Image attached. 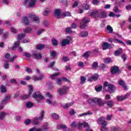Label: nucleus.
<instances>
[{
    "instance_id": "c9c22d12",
    "label": "nucleus",
    "mask_w": 131,
    "mask_h": 131,
    "mask_svg": "<svg viewBox=\"0 0 131 131\" xmlns=\"http://www.w3.org/2000/svg\"><path fill=\"white\" fill-rule=\"evenodd\" d=\"M25 36H26L25 34L21 33L20 34L18 35V39H23V38H24Z\"/></svg>"
},
{
    "instance_id": "4be33fe9",
    "label": "nucleus",
    "mask_w": 131,
    "mask_h": 131,
    "mask_svg": "<svg viewBox=\"0 0 131 131\" xmlns=\"http://www.w3.org/2000/svg\"><path fill=\"white\" fill-rule=\"evenodd\" d=\"M57 129H61V128L62 129H64V130H65V129L67 128V126L64 124H59L57 125Z\"/></svg>"
},
{
    "instance_id": "a878e982",
    "label": "nucleus",
    "mask_w": 131,
    "mask_h": 131,
    "mask_svg": "<svg viewBox=\"0 0 131 131\" xmlns=\"http://www.w3.org/2000/svg\"><path fill=\"white\" fill-rule=\"evenodd\" d=\"M0 91L1 93H7V88H6V86L4 85H2L0 86Z\"/></svg>"
},
{
    "instance_id": "bf43d9fd",
    "label": "nucleus",
    "mask_w": 131,
    "mask_h": 131,
    "mask_svg": "<svg viewBox=\"0 0 131 131\" xmlns=\"http://www.w3.org/2000/svg\"><path fill=\"white\" fill-rule=\"evenodd\" d=\"M63 15L65 17L69 16H71V13L69 12H67L63 13Z\"/></svg>"
},
{
    "instance_id": "58836bf2",
    "label": "nucleus",
    "mask_w": 131,
    "mask_h": 131,
    "mask_svg": "<svg viewBox=\"0 0 131 131\" xmlns=\"http://www.w3.org/2000/svg\"><path fill=\"white\" fill-rule=\"evenodd\" d=\"M60 75V73H56L51 76V79H55L56 78V76H58Z\"/></svg>"
},
{
    "instance_id": "b1692460",
    "label": "nucleus",
    "mask_w": 131,
    "mask_h": 131,
    "mask_svg": "<svg viewBox=\"0 0 131 131\" xmlns=\"http://www.w3.org/2000/svg\"><path fill=\"white\" fill-rule=\"evenodd\" d=\"M32 31V28L30 27L26 28V29H24L23 32H25V33H30Z\"/></svg>"
},
{
    "instance_id": "412c9836",
    "label": "nucleus",
    "mask_w": 131,
    "mask_h": 131,
    "mask_svg": "<svg viewBox=\"0 0 131 131\" xmlns=\"http://www.w3.org/2000/svg\"><path fill=\"white\" fill-rule=\"evenodd\" d=\"M119 84L123 86L125 90H127V88L126 87V85H125V82H124L122 79H120L119 81Z\"/></svg>"
},
{
    "instance_id": "ea45409f",
    "label": "nucleus",
    "mask_w": 131,
    "mask_h": 131,
    "mask_svg": "<svg viewBox=\"0 0 131 131\" xmlns=\"http://www.w3.org/2000/svg\"><path fill=\"white\" fill-rule=\"evenodd\" d=\"M56 82L57 84L61 85L62 84V80L61 79V78H58L56 79Z\"/></svg>"
},
{
    "instance_id": "ddd939ff",
    "label": "nucleus",
    "mask_w": 131,
    "mask_h": 131,
    "mask_svg": "<svg viewBox=\"0 0 131 131\" xmlns=\"http://www.w3.org/2000/svg\"><path fill=\"white\" fill-rule=\"evenodd\" d=\"M98 78H99V75H98V74H94L88 79V81L92 82V81H94V80H97Z\"/></svg>"
},
{
    "instance_id": "a19ab883",
    "label": "nucleus",
    "mask_w": 131,
    "mask_h": 131,
    "mask_svg": "<svg viewBox=\"0 0 131 131\" xmlns=\"http://www.w3.org/2000/svg\"><path fill=\"white\" fill-rule=\"evenodd\" d=\"M52 45L55 47L58 46V41L56 39H52Z\"/></svg>"
},
{
    "instance_id": "dca6fc26",
    "label": "nucleus",
    "mask_w": 131,
    "mask_h": 131,
    "mask_svg": "<svg viewBox=\"0 0 131 131\" xmlns=\"http://www.w3.org/2000/svg\"><path fill=\"white\" fill-rule=\"evenodd\" d=\"M123 53V50L122 48H119V49L116 50L115 51L114 55L115 56H119V55H121Z\"/></svg>"
},
{
    "instance_id": "8fccbe9b",
    "label": "nucleus",
    "mask_w": 131,
    "mask_h": 131,
    "mask_svg": "<svg viewBox=\"0 0 131 131\" xmlns=\"http://www.w3.org/2000/svg\"><path fill=\"white\" fill-rule=\"evenodd\" d=\"M52 117L53 118H54V119H59V115L57 114H52Z\"/></svg>"
},
{
    "instance_id": "7ed1b4c3",
    "label": "nucleus",
    "mask_w": 131,
    "mask_h": 131,
    "mask_svg": "<svg viewBox=\"0 0 131 131\" xmlns=\"http://www.w3.org/2000/svg\"><path fill=\"white\" fill-rule=\"evenodd\" d=\"M90 22V18L88 17H83L81 23H80V29H85L88 26V23Z\"/></svg>"
},
{
    "instance_id": "79ce46f5",
    "label": "nucleus",
    "mask_w": 131,
    "mask_h": 131,
    "mask_svg": "<svg viewBox=\"0 0 131 131\" xmlns=\"http://www.w3.org/2000/svg\"><path fill=\"white\" fill-rule=\"evenodd\" d=\"M23 56H24L25 57H26V58H30L31 57V54H30L28 52H25L24 53Z\"/></svg>"
},
{
    "instance_id": "3c124183",
    "label": "nucleus",
    "mask_w": 131,
    "mask_h": 131,
    "mask_svg": "<svg viewBox=\"0 0 131 131\" xmlns=\"http://www.w3.org/2000/svg\"><path fill=\"white\" fill-rule=\"evenodd\" d=\"M43 32H45V29H41L39 30L38 31L37 34L39 35L40 34H41Z\"/></svg>"
},
{
    "instance_id": "4d7b16f0",
    "label": "nucleus",
    "mask_w": 131,
    "mask_h": 131,
    "mask_svg": "<svg viewBox=\"0 0 131 131\" xmlns=\"http://www.w3.org/2000/svg\"><path fill=\"white\" fill-rule=\"evenodd\" d=\"M31 121V120L30 119H28V120H27L25 121V124H26V125H28V124H29V123H30Z\"/></svg>"
},
{
    "instance_id": "338daca9",
    "label": "nucleus",
    "mask_w": 131,
    "mask_h": 131,
    "mask_svg": "<svg viewBox=\"0 0 131 131\" xmlns=\"http://www.w3.org/2000/svg\"><path fill=\"white\" fill-rule=\"evenodd\" d=\"M105 99V100H110V99H111V96H110L109 94H106Z\"/></svg>"
},
{
    "instance_id": "5fc2aeb1",
    "label": "nucleus",
    "mask_w": 131,
    "mask_h": 131,
    "mask_svg": "<svg viewBox=\"0 0 131 131\" xmlns=\"http://www.w3.org/2000/svg\"><path fill=\"white\" fill-rule=\"evenodd\" d=\"M95 91H96V92H101V91H102V85L95 88Z\"/></svg>"
},
{
    "instance_id": "de8ad7c7",
    "label": "nucleus",
    "mask_w": 131,
    "mask_h": 131,
    "mask_svg": "<svg viewBox=\"0 0 131 131\" xmlns=\"http://www.w3.org/2000/svg\"><path fill=\"white\" fill-rule=\"evenodd\" d=\"M66 32H67V33H72V31L71 30V28H67L66 29Z\"/></svg>"
},
{
    "instance_id": "a18cd8bd",
    "label": "nucleus",
    "mask_w": 131,
    "mask_h": 131,
    "mask_svg": "<svg viewBox=\"0 0 131 131\" xmlns=\"http://www.w3.org/2000/svg\"><path fill=\"white\" fill-rule=\"evenodd\" d=\"M111 131H118V127L116 126L112 127Z\"/></svg>"
},
{
    "instance_id": "bb28decb",
    "label": "nucleus",
    "mask_w": 131,
    "mask_h": 131,
    "mask_svg": "<svg viewBox=\"0 0 131 131\" xmlns=\"http://www.w3.org/2000/svg\"><path fill=\"white\" fill-rule=\"evenodd\" d=\"M7 115V113L6 112H0V120H3L5 118V116Z\"/></svg>"
},
{
    "instance_id": "2f4dec72",
    "label": "nucleus",
    "mask_w": 131,
    "mask_h": 131,
    "mask_svg": "<svg viewBox=\"0 0 131 131\" xmlns=\"http://www.w3.org/2000/svg\"><path fill=\"white\" fill-rule=\"evenodd\" d=\"M73 104V102H71L69 103H66L64 106H63V108H64V109H67V108H69V107H71V106H72Z\"/></svg>"
},
{
    "instance_id": "9b49d317",
    "label": "nucleus",
    "mask_w": 131,
    "mask_h": 131,
    "mask_svg": "<svg viewBox=\"0 0 131 131\" xmlns=\"http://www.w3.org/2000/svg\"><path fill=\"white\" fill-rule=\"evenodd\" d=\"M111 72L112 74H116V73H118L119 72V68L118 67L115 66L112 67L111 69Z\"/></svg>"
},
{
    "instance_id": "5701e85b",
    "label": "nucleus",
    "mask_w": 131,
    "mask_h": 131,
    "mask_svg": "<svg viewBox=\"0 0 131 131\" xmlns=\"http://www.w3.org/2000/svg\"><path fill=\"white\" fill-rule=\"evenodd\" d=\"M92 114H93V113L90 111H88L87 113H84L78 115V117H82V116H86V115H92Z\"/></svg>"
},
{
    "instance_id": "0eeeda50",
    "label": "nucleus",
    "mask_w": 131,
    "mask_h": 131,
    "mask_svg": "<svg viewBox=\"0 0 131 131\" xmlns=\"http://www.w3.org/2000/svg\"><path fill=\"white\" fill-rule=\"evenodd\" d=\"M106 86H107L111 93H114V92H115V89L116 88H115V86H114L113 84H110L108 82H105L104 83L103 88H106Z\"/></svg>"
},
{
    "instance_id": "f03ea898",
    "label": "nucleus",
    "mask_w": 131,
    "mask_h": 131,
    "mask_svg": "<svg viewBox=\"0 0 131 131\" xmlns=\"http://www.w3.org/2000/svg\"><path fill=\"white\" fill-rule=\"evenodd\" d=\"M91 15L94 18H101L102 19L107 17V13L102 10H95L92 12Z\"/></svg>"
},
{
    "instance_id": "e433bc0d",
    "label": "nucleus",
    "mask_w": 131,
    "mask_h": 131,
    "mask_svg": "<svg viewBox=\"0 0 131 131\" xmlns=\"http://www.w3.org/2000/svg\"><path fill=\"white\" fill-rule=\"evenodd\" d=\"M81 82L80 83L81 84H83L84 83V81L86 80V78H85L84 76H81Z\"/></svg>"
},
{
    "instance_id": "f704fd0d",
    "label": "nucleus",
    "mask_w": 131,
    "mask_h": 131,
    "mask_svg": "<svg viewBox=\"0 0 131 131\" xmlns=\"http://www.w3.org/2000/svg\"><path fill=\"white\" fill-rule=\"evenodd\" d=\"M26 106L27 108H31V107L33 106V103L30 101H29L27 102Z\"/></svg>"
},
{
    "instance_id": "0e129e2a",
    "label": "nucleus",
    "mask_w": 131,
    "mask_h": 131,
    "mask_svg": "<svg viewBox=\"0 0 131 131\" xmlns=\"http://www.w3.org/2000/svg\"><path fill=\"white\" fill-rule=\"evenodd\" d=\"M84 10H89L90 9V5L88 4H85L84 6Z\"/></svg>"
},
{
    "instance_id": "1a4fd4ad",
    "label": "nucleus",
    "mask_w": 131,
    "mask_h": 131,
    "mask_svg": "<svg viewBox=\"0 0 131 131\" xmlns=\"http://www.w3.org/2000/svg\"><path fill=\"white\" fill-rule=\"evenodd\" d=\"M35 3H36V0H25V5H28L30 8H32L35 6Z\"/></svg>"
},
{
    "instance_id": "4468645a",
    "label": "nucleus",
    "mask_w": 131,
    "mask_h": 131,
    "mask_svg": "<svg viewBox=\"0 0 131 131\" xmlns=\"http://www.w3.org/2000/svg\"><path fill=\"white\" fill-rule=\"evenodd\" d=\"M10 99H11V96H6L4 99L2 101L1 104H2V105H6V104L10 101Z\"/></svg>"
},
{
    "instance_id": "49530a36",
    "label": "nucleus",
    "mask_w": 131,
    "mask_h": 131,
    "mask_svg": "<svg viewBox=\"0 0 131 131\" xmlns=\"http://www.w3.org/2000/svg\"><path fill=\"white\" fill-rule=\"evenodd\" d=\"M92 67L93 68H95V69L96 68H98V67H99V66L98 65V62H94L92 64Z\"/></svg>"
},
{
    "instance_id": "20e7f679",
    "label": "nucleus",
    "mask_w": 131,
    "mask_h": 131,
    "mask_svg": "<svg viewBox=\"0 0 131 131\" xmlns=\"http://www.w3.org/2000/svg\"><path fill=\"white\" fill-rule=\"evenodd\" d=\"M45 115V112L43 111H41L40 113V116L38 118H35L33 120V123L35 125H37L39 123V121L42 120L43 119V116Z\"/></svg>"
},
{
    "instance_id": "c03bdc74",
    "label": "nucleus",
    "mask_w": 131,
    "mask_h": 131,
    "mask_svg": "<svg viewBox=\"0 0 131 131\" xmlns=\"http://www.w3.org/2000/svg\"><path fill=\"white\" fill-rule=\"evenodd\" d=\"M50 55H51V57H53V58H55V57H56V56H57V53L55 51H52L50 53Z\"/></svg>"
},
{
    "instance_id": "052dcab7",
    "label": "nucleus",
    "mask_w": 131,
    "mask_h": 131,
    "mask_svg": "<svg viewBox=\"0 0 131 131\" xmlns=\"http://www.w3.org/2000/svg\"><path fill=\"white\" fill-rule=\"evenodd\" d=\"M46 96L48 97V98H50V99H51V98H53V95L51 94V93L49 92L47 93Z\"/></svg>"
},
{
    "instance_id": "7c9ffc66",
    "label": "nucleus",
    "mask_w": 131,
    "mask_h": 131,
    "mask_svg": "<svg viewBox=\"0 0 131 131\" xmlns=\"http://www.w3.org/2000/svg\"><path fill=\"white\" fill-rule=\"evenodd\" d=\"M43 78V75H41L39 77H37L36 76L34 77L33 78V80H40Z\"/></svg>"
},
{
    "instance_id": "13d9d810",
    "label": "nucleus",
    "mask_w": 131,
    "mask_h": 131,
    "mask_svg": "<svg viewBox=\"0 0 131 131\" xmlns=\"http://www.w3.org/2000/svg\"><path fill=\"white\" fill-rule=\"evenodd\" d=\"M71 126L73 128H74L76 127V126H77V124H76V123L75 122H73L72 123Z\"/></svg>"
},
{
    "instance_id": "9d476101",
    "label": "nucleus",
    "mask_w": 131,
    "mask_h": 131,
    "mask_svg": "<svg viewBox=\"0 0 131 131\" xmlns=\"http://www.w3.org/2000/svg\"><path fill=\"white\" fill-rule=\"evenodd\" d=\"M29 87V95H24L23 97V99H27L28 98H29V96L31 95V94H32V93H33V87H32V85H30L28 86Z\"/></svg>"
},
{
    "instance_id": "603ef678",
    "label": "nucleus",
    "mask_w": 131,
    "mask_h": 131,
    "mask_svg": "<svg viewBox=\"0 0 131 131\" xmlns=\"http://www.w3.org/2000/svg\"><path fill=\"white\" fill-rule=\"evenodd\" d=\"M49 13H50V11L49 10V9H46L43 15L48 16V15H49Z\"/></svg>"
},
{
    "instance_id": "e2e57ef3",
    "label": "nucleus",
    "mask_w": 131,
    "mask_h": 131,
    "mask_svg": "<svg viewBox=\"0 0 131 131\" xmlns=\"http://www.w3.org/2000/svg\"><path fill=\"white\" fill-rule=\"evenodd\" d=\"M121 58L123 59V61H126V55L122 54L121 55Z\"/></svg>"
},
{
    "instance_id": "6e6d98bb",
    "label": "nucleus",
    "mask_w": 131,
    "mask_h": 131,
    "mask_svg": "<svg viewBox=\"0 0 131 131\" xmlns=\"http://www.w3.org/2000/svg\"><path fill=\"white\" fill-rule=\"evenodd\" d=\"M16 49H17V42H15L14 43V45L13 47L12 48V51H15Z\"/></svg>"
},
{
    "instance_id": "09e8293b",
    "label": "nucleus",
    "mask_w": 131,
    "mask_h": 131,
    "mask_svg": "<svg viewBox=\"0 0 131 131\" xmlns=\"http://www.w3.org/2000/svg\"><path fill=\"white\" fill-rule=\"evenodd\" d=\"M29 131H40V128L37 129L35 127L30 129Z\"/></svg>"
},
{
    "instance_id": "69168bd1",
    "label": "nucleus",
    "mask_w": 131,
    "mask_h": 131,
    "mask_svg": "<svg viewBox=\"0 0 131 131\" xmlns=\"http://www.w3.org/2000/svg\"><path fill=\"white\" fill-rule=\"evenodd\" d=\"M111 118H112V115H107L106 120L110 121V120H111Z\"/></svg>"
},
{
    "instance_id": "aec40b11",
    "label": "nucleus",
    "mask_w": 131,
    "mask_h": 131,
    "mask_svg": "<svg viewBox=\"0 0 131 131\" xmlns=\"http://www.w3.org/2000/svg\"><path fill=\"white\" fill-rule=\"evenodd\" d=\"M70 43V41L68 39H64L62 40L61 42V46L62 47H65L67 45H69Z\"/></svg>"
},
{
    "instance_id": "6ab92c4d",
    "label": "nucleus",
    "mask_w": 131,
    "mask_h": 131,
    "mask_svg": "<svg viewBox=\"0 0 131 131\" xmlns=\"http://www.w3.org/2000/svg\"><path fill=\"white\" fill-rule=\"evenodd\" d=\"M22 23H23L24 25H28V24H29L28 18L26 16L24 17L22 19Z\"/></svg>"
},
{
    "instance_id": "cd10ccee",
    "label": "nucleus",
    "mask_w": 131,
    "mask_h": 131,
    "mask_svg": "<svg viewBox=\"0 0 131 131\" xmlns=\"http://www.w3.org/2000/svg\"><path fill=\"white\" fill-rule=\"evenodd\" d=\"M89 35V33L86 31H82L81 32L80 36L81 37H86Z\"/></svg>"
},
{
    "instance_id": "774afa93",
    "label": "nucleus",
    "mask_w": 131,
    "mask_h": 131,
    "mask_svg": "<svg viewBox=\"0 0 131 131\" xmlns=\"http://www.w3.org/2000/svg\"><path fill=\"white\" fill-rule=\"evenodd\" d=\"M62 60L64 62H67L68 61H69V58H68V57H63L62 58Z\"/></svg>"
},
{
    "instance_id": "c756f323",
    "label": "nucleus",
    "mask_w": 131,
    "mask_h": 131,
    "mask_svg": "<svg viewBox=\"0 0 131 131\" xmlns=\"http://www.w3.org/2000/svg\"><path fill=\"white\" fill-rule=\"evenodd\" d=\"M102 49L105 50H107V49H108V43H107V42H105L102 44Z\"/></svg>"
},
{
    "instance_id": "680f3d73",
    "label": "nucleus",
    "mask_w": 131,
    "mask_h": 131,
    "mask_svg": "<svg viewBox=\"0 0 131 131\" xmlns=\"http://www.w3.org/2000/svg\"><path fill=\"white\" fill-rule=\"evenodd\" d=\"M55 65V61H52L51 63L48 66L49 68H53V67Z\"/></svg>"
},
{
    "instance_id": "4c0bfd02",
    "label": "nucleus",
    "mask_w": 131,
    "mask_h": 131,
    "mask_svg": "<svg viewBox=\"0 0 131 131\" xmlns=\"http://www.w3.org/2000/svg\"><path fill=\"white\" fill-rule=\"evenodd\" d=\"M90 54H91V52L90 51H87L84 53L83 57H84V58H89L90 57Z\"/></svg>"
},
{
    "instance_id": "f257e3e1",
    "label": "nucleus",
    "mask_w": 131,
    "mask_h": 131,
    "mask_svg": "<svg viewBox=\"0 0 131 131\" xmlns=\"http://www.w3.org/2000/svg\"><path fill=\"white\" fill-rule=\"evenodd\" d=\"M89 102L90 103V104L94 103L95 104L98 105L100 107L104 106L105 103L106 104L107 106H108V107H110V108H112L113 106H114V102H113V101L108 100L105 102L103 101V100L101 98H91L90 99H89Z\"/></svg>"
},
{
    "instance_id": "37998d69",
    "label": "nucleus",
    "mask_w": 131,
    "mask_h": 131,
    "mask_svg": "<svg viewBox=\"0 0 131 131\" xmlns=\"http://www.w3.org/2000/svg\"><path fill=\"white\" fill-rule=\"evenodd\" d=\"M105 63H112V60L110 57L104 59Z\"/></svg>"
},
{
    "instance_id": "a211bd4d",
    "label": "nucleus",
    "mask_w": 131,
    "mask_h": 131,
    "mask_svg": "<svg viewBox=\"0 0 131 131\" xmlns=\"http://www.w3.org/2000/svg\"><path fill=\"white\" fill-rule=\"evenodd\" d=\"M33 57L34 59H36V60H38V59H41V54L38 53H33Z\"/></svg>"
},
{
    "instance_id": "72a5a7b5",
    "label": "nucleus",
    "mask_w": 131,
    "mask_h": 131,
    "mask_svg": "<svg viewBox=\"0 0 131 131\" xmlns=\"http://www.w3.org/2000/svg\"><path fill=\"white\" fill-rule=\"evenodd\" d=\"M106 30L110 32V33H112V32H113V28H112V27L111 26H107L106 27Z\"/></svg>"
},
{
    "instance_id": "f8f14e48",
    "label": "nucleus",
    "mask_w": 131,
    "mask_h": 131,
    "mask_svg": "<svg viewBox=\"0 0 131 131\" xmlns=\"http://www.w3.org/2000/svg\"><path fill=\"white\" fill-rule=\"evenodd\" d=\"M29 17L31 19H33L34 22H36V23H39V18H38V17L35 15V14L32 13L29 15Z\"/></svg>"
},
{
    "instance_id": "2eb2a0df",
    "label": "nucleus",
    "mask_w": 131,
    "mask_h": 131,
    "mask_svg": "<svg viewBox=\"0 0 131 131\" xmlns=\"http://www.w3.org/2000/svg\"><path fill=\"white\" fill-rule=\"evenodd\" d=\"M104 122H107L105 120V118L104 117H101L98 118V119L97 120V123L98 124H101V125H103V123H104Z\"/></svg>"
},
{
    "instance_id": "c85d7f7f",
    "label": "nucleus",
    "mask_w": 131,
    "mask_h": 131,
    "mask_svg": "<svg viewBox=\"0 0 131 131\" xmlns=\"http://www.w3.org/2000/svg\"><path fill=\"white\" fill-rule=\"evenodd\" d=\"M60 3L66 7H68V1L67 0H61Z\"/></svg>"
},
{
    "instance_id": "f3484780",
    "label": "nucleus",
    "mask_w": 131,
    "mask_h": 131,
    "mask_svg": "<svg viewBox=\"0 0 131 131\" xmlns=\"http://www.w3.org/2000/svg\"><path fill=\"white\" fill-rule=\"evenodd\" d=\"M108 124V123L107 122H104V123H102L101 128V131H108V128L106 127V125Z\"/></svg>"
},
{
    "instance_id": "39448f33",
    "label": "nucleus",
    "mask_w": 131,
    "mask_h": 131,
    "mask_svg": "<svg viewBox=\"0 0 131 131\" xmlns=\"http://www.w3.org/2000/svg\"><path fill=\"white\" fill-rule=\"evenodd\" d=\"M32 97L34 99H36V101H37V102H39L40 100H42V99H43V96L41 95V94L39 91L34 92L33 94Z\"/></svg>"
},
{
    "instance_id": "393cba45",
    "label": "nucleus",
    "mask_w": 131,
    "mask_h": 131,
    "mask_svg": "<svg viewBox=\"0 0 131 131\" xmlns=\"http://www.w3.org/2000/svg\"><path fill=\"white\" fill-rule=\"evenodd\" d=\"M45 47H46L45 45L39 43L36 46V48L37 50H42L43 49H45Z\"/></svg>"
},
{
    "instance_id": "6e6552de",
    "label": "nucleus",
    "mask_w": 131,
    "mask_h": 131,
    "mask_svg": "<svg viewBox=\"0 0 131 131\" xmlns=\"http://www.w3.org/2000/svg\"><path fill=\"white\" fill-rule=\"evenodd\" d=\"M83 126V127H86V131H94L90 127V125L89 123L83 122L82 123L79 122V128H80L81 126Z\"/></svg>"
},
{
    "instance_id": "864d4df0",
    "label": "nucleus",
    "mask_w": 131,
    "mask_h": 131,
    "mask_svg": "<svg viewBox=\"0 0 131 131\" xmlns=\"http://www.w3.org/2000/svg\"><path fill=\"white\" fill-rule=\"evenodd\" d=\"M117 99L118 101H123L124 100L123 96H117Z\"/></svg>"
},
{
    "instance_id": "473e14b6",
    "label": "nucleus",
    "mask_w": 131,
    "mask_h": 131,
    "mask_svg": "<svg viewBox=\"0 0 131 131\" xmlns=\"http://www.w3.org/2000/svg\"><path fill=\"white\" fill-rule=\"evenodd\" d=\"M55 14L58 17V16H60L61 15V10L60 9H55L54 10Z\"/></svg>"
},
{
    "instance_id": "423d86ee",
    "label": "nucleus",
    "mask_w": 131,
    "mask_h": 131,
    "mask_svg": "<svg viewBox=\"0 0 131 131\" xmlns=\"http://www.w3.org/2000/svg\"><path fill=\"white\" fill-rule=\"evenodd\" d=\"M68 90H69V86L64 85L62 86L57 92L60 96H63V95H66V94H67V91H68Z\"/></svg>"
}]
</instances>
